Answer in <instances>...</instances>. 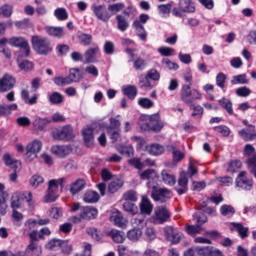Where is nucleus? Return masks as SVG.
<instances>
[{"instance_id": "1", "label": "nucleus", "mask_w": 256, "mask_h": 256, "mask_svg": "<svg viewBox=\"0 0 256 256\" xmlns=\"http://www.w3.org/2000/svg\"><path fill=\"white\" fill-rule=\"evenodd\" d=\"M31 43L34 51L38 55H49V53L53 51L51 40H49L47 37L34 35L31 37Z\"/></svg>"}, {"instance_id": "2", "label": "nucleus", "mask_w": 256, "mask_h": 256, "mask_svg": "<svg viewBox=\"0 0 256 256\" xmlns=\"http://www.w3.org/2000/svg\"><path fill=\"white\" fill-rule=\"evenodd\" d=\"M180 99L185 105H193L194 101H200L203 99V95L197 89H191L190 84H184L180 90Z\"/></svg>"}, {"instance_id": "3", "label": "nucleus", "mask_w": 256, "mask_h": 256, "mask_svg": "<svg viewBox=\"0 0 256 256\" xmlns=\"http://www.w3.org/2000/svg\"><path fill=\"white\" fill-rule=\"evenodd\" d=\"M63 183H65V178L49 181L48 194L45 196L46 203H53L54 201H57V198L59 197L57 189L59 186L63 189Z\"/></svg>"}, {"instance_id": "4", "label": "nucleus", "mask_w": 256, "mask_h": 256, "mask_svg": "<svg viewBox=\"0 0 256 256\" xmlns=\"http://www.w3.org/2000/svg\"><path fill=\"white\" fill-rule=\"evenodd\" d=\"M183 13H195V4L193 0H179L178 7L172 9L174 17H183Z\"/></svg>"}, {"instance_id": "5", "label": "nucleus", "mask_w": 256, "mask_h": 256, "mask_svg": "<svg viewBox=\"0 0 256 256\" xmlns=\"http://www.w3.org/2000/svg\"><path fill=\"white\" fill-rule=\"evenodd\" d=\"M244 155L248 157L246 163L248 165V169L252 175L256 178V151L255 147L251 144H247L244 148Z\"/></svg>"}, {"instance_id": "6", "label": "nucleus", "mask_w": 256, "mask_h": 256, "mask_svg": "<svg viewBox=\"0 0 256 256\" xmlns=\"http://www.w3.org/2000/svg\"><path fill=\"white\" fill-rule=\"evenodd\" d=\"M41 149H43V142L36 139L26 146V153L25 157L28 161H34V159H37V154L41 153Z\"/></svg>"}, {"instance_id": "7", "label": "nucleus", "mask_w": 256, "mask_h": 256, "mask_svg": "<svg viewBox=\"0 0 256 256\" xmlns=\"http://www.w3.org/2000/svg\"><path fill=\"white\" fill-rule=\"evenodd\" d=\"M92 11L98 21H102L103 23H109V20L112 17V14L109 12V8L103 4L93 5Z\"/></svg>"}, {"instance_id": "8", "label": "nucleus", "mask_w": 256, "mask_h": 256, "mask_svg": "<svg viewBox=\"0 0 256 256\" xmlns=\"http://www.w3.org/2000/svg\"><path fill=\"white\" fill-rule=\"evenodd\" d=\"M236 187L242 191H251L253 189V179L247 177L246 171H241L236 178Z\"/></svg>"}, {"instance_id": "9", "label": "nucleus", "mask_w": 256, "mask_h": 256, "mask_svg": "<svg viewBox=\"0 0 256 256\" xmlns=\"http://www.w3.org/2000/svg\"><path fill=\"white\" fill-rule=\"evenodd\" d=\"M51 136L55 141H69L73 139V130L69 126H64L62 129L53 130Z\"/></svg>"}, {"instance_id": "10", "label": "nucleus", "mask_w": 256, "mask_h": 256, "mask_svg": "<svg viewBox=\"0 0 256 256\" xmlns=\"http://www.w3.org/2000/svg\"><path fill=\"white\" fill-rule=\"evenodd\" d=\"M9 45H11L12 47H19V49H23L26 57H29V55L31 54V47L29 46V42L23 37L10 38Z\"/></svg>"}, {"instance_id": "11", "label": "nucleus", "mask_w": 256, "mask_h": 256, "mask_svg": "<svg viewBox=\"0 0 256 256\" xmlns=\"http://www.w3.org/2000/svg\"><path fill=\"white\" fill-rule=\"evenodd\" d=\"M171 219V212L165 206H159L155 210L154 223H159L163 225V223H167Z\"/></svg>"}, {"instance_id": "12", "label": "nucleus", "mask_w": 256, "mask_h": 256, "mask_svg": "<svg viewBox=\"0 0 256 256\" xmlns=\"http://www.w3.org/2000/svg\"><path fill=\"white\" fill-rule=\"evenodd\" d=\"M170 193L171 192L167 188L153 186L151 195H152V199H154V201H161L162 203H164L165 199H167V197H169Z\"/></svg>"}, {"instance_id": "13", "label": "nucleus", "mask_w": 256, "mask_h": 256, "mask_svg": "<svg viewBox=\"0 0 256 256\" xmlns=\"http://www.w3.org/2000/svg\"><path fill=\"white\" fill-rule=\"evenodd\" d=\"M15 79L10 74H5L0 79V93H7V91H11L13 87H15Z\"/></svg>"}, {"instance_id": "14", "label": "nucleus", "mask_w": 256, "mask_h": 256, "mask_svg": "<svg viewBox=\"0 0 256 256\" xmlns=\"http://www.w3.org/2000/svg\"><path fill=\"white\" fill-rule=\"evenodd\" d=\"M80 214L82 215V218L84 219V221H91V219L97 218L99 211L95 207L84 206L81 208Z\"/></svg>"}, {"instance_id": "15", "label": "nucleus", "mask_w": 256, "mask_h": 256, "mask_svg": "<svg viewBox=\"0 0 256 256\" xmlns=\"http://www.w3.org/2000/svg\"><path fill=\"white\" fill-rule=\"evenodd\" d=\"M99 46L94 45L93 47L89 48L84 53V63H96L97 62V54H99Z\"/></svg>"}, {"instance_id": "16", "label": "nucleus", "mask_w": 256, "mask_h": 256, "mask_svg": "<svg viewBox=\"0 0 256 256\" xmlns=\"http://www.w3.org/2000/svg\"><path fill=\"white\" fill-rule=\"evenodd\" d=\"M196 251L198 252L199 256H223V252L211 246L197 247Z\"/></svg>"}, {"instance_id": "17", "label": "nucleus", "mask_w": 256, "mask_h": 256, "mask_svg": "<svg viewBox=\"0 0 256 256\" xmlns=\"http://www.w3.org/2000/svg\"><path fill=\"white\" fill-rule=\"evenodd\" d=\"M189 185V178H187V175H181L178 180V186L175 187V191L178 193V195H185L188 191Z\"/></svg>"}, {"instance_id": "18", "label": "nucleus", "mask_w": 256, "mask_h": 256, "mask_svg": "<svg viewBox=\"0 0 256 256\" xmlns=\"http://www.w3.org/2000/svg\"><path fill=\"white\" fill-rule=\"evenodd\" d=\"M72 149L70 146L54 145L51 147V153L56 157H67L71 153Z\"/></svg>"}, {"instance_id": "19", "label": "nucleus", "mask_w": 256, "mask_h": 256, "mask_svg": "<svg viewBox=\"0 0 256 256\" xmlns=\"http://www.w3.org/2000/svg\"><path fill=\"white\" fill-rule=\"evenodd\" d=\"M163 122H161L159 114L149 116V131H161Z\"/></svg>"}, {"instance_id": "20", "label": "nucleus", "mask_w": 256, "mask_h": 256, "mask_svg": "<svg viewBox=\"0 0 256 256\" xmlns=\"http://www.w3.org/2000/svg\"><path fill=\"white\" fill-rule=\"evenodd\" d=\"M110 221L114 223L116 227H125L127 224V220L124 219L123 214L119 210L112 212Z\"/></svg>"}, {"instance_id": "21", "label": "nucleus", "mask_w": 256, "mask_h": 256, "mask_svg": "<svg viewBox=\"0 0 256 256\" xmlns=\"http://www.w3.org/2000/svg\"><path fill=\"white\" fill-rule=\"evenodd\" d=\"M86 185L87 182L85 179L79 178L70 185V193L72 195H77V193H81V191L85 189Z\"/></svg>"}, {"instance_id": "22", "label": "nucleus", "mask_w": 256, "mask_h": 256, "mask_svg": "<svg viewBox=\"0 0 256 256\" xmlns=\"http://www.w3.org/2000/svg\"><path fill=\"white\" fill-rule=\"evenodd\" d=\"M234 231H236L240 239H247L249 237V227L243 226L241 223L232 222L231 223Z\"/></svg>"}, {"instance_id": "23", "label": "nucleus", "mask_w": 256, "mask_h": 256, "mask_svg": "<svg viewBox=\"0 0 256 256\" xmlns=\"http://www.w3.org/2000/svg\"><path fill=\"white\" fill-rule=\"evenodd\" d=\"M45 31L50 37H55L56 39H61L65 35L63 27L47 26L45 27Z\"/></svg>"}, {"instance_id": "24", "label": "nucleus", "mask_w": 256, "mask_h": 256, "mask_svg": "<svg viewBox=\"0 0 256 256\" xmlns=\"http://www.w3.org/2000/svg\"><path fill=\"white\" fill-rule=\"evenodd\" d=\"M50 123V118L36 117L32 125L34 128H36L37 131H45V127H47V125H50Z\"/></svg>"}, {"instance_id": "25", "label": "nucleus", "mask_w": 256, "mask_h": 256, "mask_svg": "<svg viewBox=\"0 0 256 256\" xmlns=\"http://www.w3.org/2000/svg\"><path fill=\"white\" fill-rule=\"evenodd\" d=\"M161 179L165 185H169L170 187L177 183V178L168 170L161 172Z\"/></svg>"}, {"instance_id": "26", "label": "nucleus", "mask_w": 256, "mask_h": 256, "mask_svg": "<svg viewBox=\"0 0 256 256\" xmlns=\"http://www.w3.org/2000/svg\"><path fill=\"white\" fill-rule=\"evenodd\" d=\"M132 27L137 32L138 37L141 39V41H147V31H145V27L141 22L138 20H135L132 24Z\"/></svg>"}, {"instance_id": "27", "label": "nucleus", "mask_w": 256, "mask_h": 256, "mask_svg": "<svg viewBox=\"0 0 256 256\" xmlns=\"http://www.w3.org/2000/svg\"><path fill=\"white\" fill-rule=\"evenodd\" d=\"M4 163L10 167V169H13V171H20L21 169V162L19 160H13L9 154L4 155Z\"/></svg>"}, {"instance_id": "28", "label": "nucleus", "mask_w": 256, "mask_h": 256, "mask_svg": "<svg viewBox=\"0 0 256 256\" xmlns=\"http://www.w3.org/2000/svg\"><path fill=\"white\" fill-rule=\"evenodd\" d=\"M27 256H41V246L37 242H31L26 248Z\"/></svg>"}, {"instance_id": "29", "label": "nucleus", "mask_w": 256, "mask_h": 256, "mask_svg": "<svg viewBox=\"0 0 256 256\" xmlns=\"http://www.w3.org/2000/svg\"><path fill=\"white\" fill-rule=\"evenodd\" d=\"M239 135L244 141H254L256 139L255 127L252 126L251 129L240 130Z\"/></svg>"}, {"instance_id": "30", "label": "nucleus", "mask_w": 256, "mask_h": 256, "mask_svg": "<svg viewBox=\"0 0 256 256\" xmlns=\"http://www.w3.org/2000/svg\"><path fill=\"white\" fill-rule=\"evenodd\" d=\"M140 211L142 215H151L153 212V204L147 198H142V202L140 203Z\"/></svg>"}, {"instance_id": "31", "label": "nucleus", "mask_w": 256, "mask_h": 256, "mask_svg": "<svg viewBox=\"0 0 256 256\" xmlns=\"http://www.w3.org/2000/svg\"><path fill=\"white\" fill-rule=\"evenodd\" d=\"M82 135L84 138V143L89 147L93 143L95 136H93V128L87 126L82 130Z\"/></svg>"}, {"instance_id": "32", "label": "nucleus", "mask_w": 256, "mask_h": 256, "mask_svg": "<svg viewBox=\"0 0 256 256\" xmlns=\"http://www.w3.org/2000/svg\"><path fill=\"white\" fill-rule=\"evenodd\" d=\"M99 201V193L88 190L84 193L83 202L84 203H97Z\"/></svg>"}, {"instance_id": "33", "label": "nucleus", "mask_w": 256, "mask_h": 256, "mask_svg": "<svg viewBox=\"0 0 256 256\" xmlns=\"http://www.w3.org/2000/svg\"><path fill=\"white\" fill-rule=\"evenodd\" d=\"M122 199L126 203H137L139 196L137 194V191L128 190L123 194Z\"/></svg>"}, {"instance_id": "34", "label": "nucleus", "mask_w": 256, "mask_h": 256, "mask_svg": "<svg viewBox=\"0 0 256 256\" xmlns=\"http://www.w3.org/2000/svg\"><path fill=\"white\" fill-rule=\"evenodd\" d=\"M147 151L150 155L159 156L165 153V147L161 144H151L147 147Z\"/></svg>"}, {"instance_id": "35", "label": "nucleus", "mask_w": 256, "mask_h": 256, "mask_svg": "<svg viewBox=\"0 0 256 256\" xmlns=\"http://www.w3.org/2000/svg\"><path fill=\"white\" fill-rule=\"evenodd\" d=\"M116 21H117V29L122 33H125V30L129 29V21H127V18H125V16L121 14L117 15Z\"/></svg>"}, {"instance_id": "36", "label": "nucleus", "mask_w": 256, "mask_h": 256, "mask_svg": "<svg viewBox=\"0 0 256 256\" xmlns=\"http://www.w3.org/2000/svg\"><path fill=\"white\" fill-rule=\"evenodd\" d=\"M123 209L129 215H137L139 213V207L135 202H124Z\"/></svg>"}, {"instance_id": "37", "label": "nucleus", "mask_w": 256, "mask_h": 256, "mask_svg": "<svg viewBox=\"0 0 256 256\" xmlns=\"http://www.w3.org/2000/svg\"><path fill=\"white\" fill-rule=\"evenodd\" d=\"M83 76H81V73L79 72L78 68H71L69 75L66 76L67 79H69V83H77L80 79H82Z\"/></svg>"}, {"instance_id": "38", "label": "nucleus", "mask_w": 256, "mask_h": 256, "mask_svg": "<svg viewBox=\"0 0 256 256\" xmlns=\"http://www.w3.org/2000/svg\"><path fill=\"white\" fill-rule=\"evenodd\" d=\"M141 235H143L141 228H133L128 231L127 238L130 241H139V239H141Z\"/></svg>"}, {"instance_id": "39", "label": "nucleus", "mask_w": 256, "mask_h": 256, "mask_svg": "<svg viewBox=\"0 0 256 256\" xmlns=\"http://www.w3.org/2000/svg\"><path fill=\"white\" fill-rule=\"evenodd\" d=\"M109 237L114 241V243H123L125 241V236L123 235V232L119 230H111L108 233Z\"/></svg>"}, {"instance_id": "40", "label": "nucleus", "mask_w": 256, "mask_h": 256, "mask_svg": "<svg viewBox=\"0 0 256 256\" xmlns=\"http://www.w3.org/2000/svg\"><path fill=\"white\" fill-rule=\"evenodd\" d=\"M185 231L191 237H195V235H199V233H201V231H203V228L198 224H196V225L187 224L185 227Z\"/></svg>"}, {"instance_id": "41", "label": "nucleus", "mask_w": 256, "mask_h": 256, "mask_svg": "<svg viewBox=\"0 0 256 256\" xmlns=\"http://www.w3.org/2000/svg\"><path fill=\"white\" fill-rule=\"evenodd\" d=\"M121 187H123V180H112L108 185V191L109 193H117L118 190L121 189Z\"/></svg>"}, {"instance_id": "42", "label": "nucleus", "mask_w": 256, "mask_h": 256, "mask_svg": "<svg viewBox=\"0 0 256 256\" xmlns=\"http://www.w3.org/2000/svg\"><path fill=\"white\" fill-rule=\"evenodd\" d=\"M123 93L124 95H127L128 99H131V101H133V99L137 97V87L134 85H128L123 89Z\"/></svg>"}, {"instance_id": "43", "label": "nucleus", "mask_w": 256, "mask_h": 256, "mask_svg": "<svg viewBox=\"0 0 256 256\" xmlns=\"http://www.w3.org/2000/svg\"><path fill=\"white\" fill-rule=\"evenodd\" d=\"M11 111H17V104L0 105V115H11Z\"/></svg>"}, {"instance_id": "44", "label": "nucleus", "mask_w": 256, "mask_h": 256, "mask_svg": "<svg viewBox=\"0 0 256 256\" xmlns=\"http://www.w3.org/2000/svg\"><path fill=\"white\" fill-rule=\"evenodd\" d=\"M21 192H15L11 197V208L21 209Z\"/></svg>"}, {"instance_id": "45", "label": "nucleus", "mask_w": 256, "mask_h": 256, "mask_svg": "<svg viewBox=\"0 0 256 256\" xmlns=\"http://www.w3.org/2000/svg\"><path fill=\"white\" fill-rule=\"evenodd\" d=\"M219 104L223 109H225V111H227L229 115H233V103L231 102V100L227 98H222L219 100Z\"/></svg>"}, {"instance_id": "46", "label": "nucleus", "mask_w": 256, "mask_h": 256, "mask_svg": "<svg viewBox=\"0 0 256 256\" xmlns=\"http://www.w3.org/2000/svg\"><path fill=\"white\" fill-rule=\"evenodd\" d=\"M133 67L136 71H144L147 67V61L142 57H137L133 62Z\"/></svg>"}, {"instance_id": "47", "label": "nucleus", "mask_w": 256, "mask_h": 256, "mask_svg": "<svg viewBox=\"0 0 256 256\" xmlns=\"http://www.w3.org/2000/svg\"><path fill=\"white\" fill-rule=\"evenodd\" d=\"M231 83L232 85H247V83H249V80L247 79V74L233 76Z\"/></svg>"}, {"instance_id": "48", "label": "nucleus", "mask_w": 256, "mask_h": 256, "mask_svg": "<svg viewBox=\"0 0 256 256\" xmlns=\"http://www.w3.org/2000/svg\"><path fill=\"white\" fill-rule=\"evenodd\" d=\"M49 101L52 103V105H61L64 101V97L59 92H53L49 96Z\"/></svg>"}, {"instance_id": "49", "label": "nucleus", "mask_w": 256, "mask_h": 256, "mask_svg": "<svg viewBox=\"0 0 256 256\" xmlns=\"http://www.w3.org/2000/svg\"><path fill=\"white\" fill-rule=\"evenodd\" d=\"M147 241H155L157 239V230L153 226H148L144 232Z\"/></svg>"}, {"instance_id": "50", "label": "nucleus", "mask_w": 256, "mask_h": 256, "mask_svg": "<svg viewBox=\"0 0 256 256\" xmlns=\"http://www.w3.org/2000/svg\"><path fill=\"white\" fill-rule=\"evenodd\" d=\"M123 9H125V4L122 2L108 5V11L112 16L119 13V11H123Z\"/></svg>"}, {"instance_id": "51", "label": "nucleus", "mask_w": 256, "mask_h": 256, "mask_svg": "<svg viewBox=\"0 0 256 256\" xmlns=\"http://www.w3.org/2000/svg\"><path fill=\"white\" fill-rule=\"evenodd\" d=\"M54 15L58 21H67V19H69V14L65 8H57Z\"/></svg>"}, {"instance_id": "52", "label": "nucleus", "mask_w": 256, "mask_h": 256, "mask_svg": "<svg viewBox=\"0 0 256 256\" xmlns=\"http://www.w3.org/2000/svg\"><path fill=\"white\" fill-rule=\"evenodd\" d=\"M172 7V3L158 5L159 15H163V17H165V15H170Z\"/></svg>"}, {"instance_id": "53", "label": "nucleus", "mask_w": 256, "mask_h": 256, "mask_svg": "<svg viewBox=\"0 0 256 256\" xmlns=\"http://www.w3.org/2000/svg\"><path fill=\"white\" fill-rule=\"evenodd\" d=\"M189 107L190 111H193L192 117H197V119H201V117H203V107H201V105L191 104Z\"/></svg>"}, {"instance_id": "54", "label": "nucleus", "mask_w": 256, "mask_h": 256, "mask_svg": "<svg viewBox=\"0 0 256 256\" xmlns=\"http://www.w3.org/2000/svg\"><path fill=\"white\" fill-rule=\"evenodd\" d=\"M18 67L21 71H31L33 70V62L28 60L19 61L17 60Z\"/></svg>"}, {"instance_id": "55", "label": "nucleus", "mask_w": 256, "mask_h": 256, "mask_svg": "<svg viewBox=\"0 0 256 256\" xmlns=\"http://www.w3.org/2000/svg\"><path fill=\"white\" fill-rule=\"evenodd\" d=\"M243 164L240 160H233L228 164L227 173H237L238 169H241Z\"/></svg>"}, {"instance_id": "56", "label": "nucleus", "mask_w": 256, "mask_h": 256, "mask_svg": "<svg viewBox=\"0 0 256 256\" xmlns=\"http://www.w3.org/2000/svg\"><path fill=\"white\" fill-rule=\"evenodd\" d=\"M213 131L219 133L222 137H229L231 135V129L225 125L216 126L213 128Z\"/></svg>"}, {"instance_id": "57", "label": "nucleus", "mask_w": 256, "mask_h": 256, "mask_svg": "<svg viewBox=\"0 0 256 256\" xmlns=\"http://www.w3.org/2000/svg\"><path fill=\"white\" fill-rule=\"evenodd\" d=\"M138 125L142 131H149V116L142 115L139 118Z\"/></svg>"}, {"instance_id": "58", "label": "nucleus", "mask_w": 256, "mask_h": 256, "mask_svg": "<svg viewBox=\"0 0 256 256\" xmlns=\"http://www.w3.org/2000/svg\"><path fill=\"white\" fill-rule=\"evenodd\" d=\"M138 105L142 107V109H151V107H153L155 103L149 98H140L138 100Z\"/></svg>"}, {"instance_id": "59", "label": "nucleus", "mask_w": 256, "mask_h": 256, "mask_svg": "<svg viewBox=\"0 0 256 256\" xmlns=\"http://www.w3.org/2000/svg\"><path fill=\"white\" fill-rule=\"evenodd\" d=\"M37 227V220L30 219L26 221L24 226V232L29 235L32 231H35V228Z\"/></svg>"}, {"instance_id": "60", "label": "nucleus", "mask_w": 256, "mask_h": 256, "mask_svg": "<svg viewBox=\"0 0 256 256\" xmlns=\"http://www.w3.org/2000/svg\"><path fill=\"white\" fill-rule=\"evenodd\" d=\"M216 181H219L223 187H231L233 185V177L231 176H220L216 178Z\"/></svg>"}, {"instance_id": "61", "label": "nucleus", "mask_w": 256, "mask_h": 256, "mask_svg": "<svg viewBox=\"0 0 256 256\" xmlns=\"http://www.w3.org/2000/svg\"><path fill=\"white\" fill-rule=\"evenodd\" d=\"M86 233H87V235L92 237V239H94V241H99L101 239V234H99V230H97V228H95V227L87 228Z\"/></svg>"}, {"instance_id": "62", "label": "nucleus", "mask_w": 256, "mask_h": 256, "mask_svg": "<svg viewBox=\"0 0 256 256\" xmlns=\"http://www.w3.org/2000/svg\"><path fill=\"white\" fill-rule=\"evenodd\" d=\"M220 212L221 215H223L224 217H227L229 215H235V208H233V206L231 205L225 204L220 208Z\"/></svg>"}, {"instance_id": "63", "label": "nucleus", "mask_w": 256, "mask_h": 256, "mask_svg": "<svg viewBox=\"0 0 256 256\" xmlns=\"http://www.w3.org/2000/svg\"><path fill=\"white\" fill-rule=\"evenodd\" d=\"M0 15H3V17H11V15H13V6L5 4L0 7Z\"/></svg>"}, {"instance_id": "64", "label": "nucleus", "mask_w": 256, "mask_h": 256, "mask_svg": "<svg viewBox=\"0 0 256 256\" xmlns=\"http://www.w3.org/2000/svg\"><path fill=\"white\" fill-rule=\"evenodd\" d=\"M79 41L81 45H91V41H93V36L91 34H80L79 35Z\"/></svg>"}]
</instances>
